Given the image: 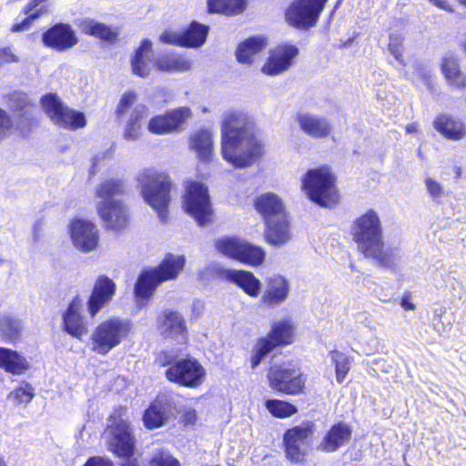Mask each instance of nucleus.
<instances>
[{
  "label": "nucleus",
  "mask_w": 466,
  "mask_h": 466,
  "mask_svg": "<svg viewBox=\"0 0 466 466\" xmlns=\"http://www.w3.org/2000/svg\"><path fill=\"white\" fill-rule=\"evenodd\" d=\"M219 153L235 168L253 166L264 153L250 116L240 109L223 112L220 121Z\"/></svg>",
  "instance_id": "nucleus-1"
},
{
  "label": "nucleus",
  "mask_w": 466,
  "mask_h": 466,
  "mask_svg": "<svg viewBox=\"0 0 466 466\" xmlns=\"http://www.w3.org/2000/svg\"><path fill=\"white\" fill-rule=\"evenodd\" d=\"M353 239L367 258L379 264L391 267L400 258L399 252L385 248L382 239V225L377 211L369 209L356 218L352 225Z\"/></svg>",
  "instance_id": "nucleus-2"
},
{
  "label": "nucleus",
  "mask_w": 466,
  "mask_h": 466,
  "mask_svg": "<svg viewBox=\"0 0 466 466\" xmlns=\"http://www.w3.org/2000/svg\"><path fill=\"white\" fill-rule=\"evenodd\" d=\"M125 191L121 179L106 178L96 188V209L108 229L120 231L128 225L126 205L117 198Z\"/></svg>",
  "instance_id": "nucleus-3"
},
{
  "label": "nucleus",
  "mask_w": 466,
  "mask_h": 466,
  "mask_svg": "<svg viewBox=\"0 0 466 466\" xmlns=\"http://www.w3.org/2000/svg\"><path fill=\"white\" fill-rule=\"evenodd\" d=\"M140 194L162 221H166L170 202L171 181L166 173L154 168L142 170L137 177Z\"/></svg>",
  "instance_id": "nucleus-4"
},
{
  "label": "nucleus",
  "mask_w": 466,
  "mask_h": 466,
  "mask_svg": "<svg viewBox=\"0 0 466 466\" xmlns=\"http://www.w3.org/2000/svg\"><path fill=\"white\" fill-rule=\"evenodd\" d=\"M127 419V409L116 410L110 416L105 437L108 450L125 460L123 466H140L137 459H132L135 439Z\"/></svg>",
  "instance_id": "nucleus-5"
},
{
  "label": "nucleus",
  "mask_w": 466,
  "mask_h": 466,
  "mask_svg": "<svg viewBox=\"0 0 466 466\" xmlns=\"http://www.w3.org/2000/svg\"><path fill=\"white\" fill-rule=\"evenodd\" d=\"M301 188L312 202L320 207L332 208L339 203L335 177L326 167L308 170L302 177Z\"/></svg>",
  "instance_id": "nucleus-6"
},
{
  "label": "nucleus",
  "mask_w": 466,
  "mask_h": 466,
  "mask_svg": "<svg viewBox=\"0 0 466 466\" xmlns=\"http://www.w3.org/2000/svg\"><path fill=\"white\" fill-rule=\"evenodd\" d=\"M132 329L128 319L110 317L101 321L90 335L92 351L106 356L127 339Z\"/></svg>",
  "instance_id": "nucleus-7"
},
{
  "label": "nucleus",
  "mask_w": 466,
  "mask_h": 466,
  "mask_svg": "<svg viewBox=\"0 0 466 466\" xmlns=\"http://www.w3.org/2000/svg\"><path fill=\"white\" fill-rule=\"evenodd\" d=\"M214 245L221 255L251 267H258L265 260L266 253L261 247L238 237L224 236L217 238Z\"/></svg>",
  "instance_id": "nucleus-8"
},
{
  "label": "nucleus",
  "mask_w": 466,
  "mask_h": 466,
  "mask_svg": "<svg viewBox=\"0 0 466 466\" xmlns=\"http://www.w3.org/2000/svg\"><path fill=\"white\" fill-rule=\"evenodd\" d=\"M183 208L199 225L212 220L213 208L208 187L201 182L187 181L183 194Z\"/></svg>",
  "instance_id": "nucleus-9"
},
{
  "label": "nucleus",
  "mask_w": 466,
  "mask_h": 466,
  "mask_svg": "<svg viewBox=\"0 0 466 466\" xmlns=\"http://www.w3.org/2000/svg\"><path fill=\"white\" fill-rule=\"evenodd\" d=\"M315 424L306 420L286 431L283 445L286 458L294 463H304L310 450Z\"/></svg>",
  "instance_id": "nucleus-10"
},
{
  "label": "nucleus",
  "mask_w": 466,
  "mask_h": 466,
  "mask_svg": "<svg viewBox=\"0 0 466 466\" xmlns=\"http://www.w3.org/2000/svg\"><path fill=\"white\" fill-rule=\"evenodd\" d=\"M166 370V378L179 386L195 389L202 385L207 377L206 369L193 358L184 359L171 364L167 360H161Z\"/></svg>",
  "instance_id": "nucleus-11"
},
{
  "label": "nucleus",
  "mask_w": 466,
  "mask_h": 466,
  "mask_svg": "<svg viewBox=\"0 0 466 466\" xmlns=\"http://www.w3.org/2000/svg\"><path fill=\"white\" fill-rule=\"evenodd\" d=\"M328 0H293L285 12L286 22L298 29L314 26Z\"/></svg>",
  "instance_id": "nucleus-12"
},
{
  "label": "nucleus",
  "mask_w": 466,
  "mask_h": 466,
  "mask_svg": "<svg viewBox=\"0 0 466 466\" xmlns=\"http://www.w3.org/2000/svg\"><path fill=\"white\" fill-rule=\"evenodd\" d=\"M271 389L288 395H298L303 391L305 378L299 369L288 364L272 366L268 372Z\"/></svg>",
  "instance_id": "nucleus-13"
},
{
  "label": "nucleus",
  "mask_w": 466,
  "mask_h": 466,
  "mask_svg": "<svg viewBox=\"0 0 466 466\" xmlns=\"http://www.w3.org/2000/svg\"><path fill=\"white\" fill-rule=\"evenodd\" d=\"M42 106L51 120L59 127L75 130L84 127L86 124L83 113L65 106L56 95L45 96L42 98Z\"/></svg>",
  "instance_id": "nucleus-14"
},
{
  "label": "nucleus",
  "mask_w": 466,
  "mask_h": 466,
  "mask_svg": "<svg viewBox=\"0 0 466 466\" xmlns=\"http://www.w3.org/2000/svg\"><path fill=\"white\" fill-rule=\"evenodd\" d=\"M70 240L74 248L83 253L96 250L99 246V230L96 223L89 219L75 218L67 226Z\"/></svg>",
  "instance_id": "nucleus-15"
},
{
  "label": "nucleus",
  "mask_w": 466,
  "mask_h": 466,
  "mask_svg": "<svg viewBox=\"0 0 466 466\" xmlns=\"http://www.w3.org/2000/svg\"><path fill=\"white\" fill-rule=\"evenodd\" d=\"M192 117L188 106H181L167 111L164 115L151 117L147 123V130L155 135H166L182 129L183 126Z\"/></svg>",
  "instance_id": "nucleus-16"
},
{
  "label": "nucleus",
  "mask_w": 466,
  "mask_h": 466,
  "mask_svg": "<svg viewBox=\"0 0 466 466\" xmlns=\"http://www.w3.org/2000/svg\"><path fill=\"white\" fill-rule=\"evenodd\" d=\"M157 330L167 339L185 344L187 339V328L185 319L177 311L164 310L157 319Z\"/></svg>",
  "instance_id": "nucleus-17"
},
{
  "label": "nucleus",
  "mask_w": 466,
  "mask_h": 466,
  "mask_svg": "<svg viewBox=\"0 0 466 466\" xmlns=\"http://www.w3.org/2000/svg\"><path fill=\"white\" fill-rule=\"evenodd\" d=\"M299 50L292 45H280L269 52L261 71L268 76H277L289 69Z\"/></svg>",
  "instance_id": "nucleus-18"
},
{
  "label": "nucleus",
  "mask_w": 466,
  "mask_h": 466,
  "mask_svg": "<svg viewBox=\"0 0 466 466\" xmlns=\"http://www.w3.org/2000/svg\"><path fill=\"white\" fill-rule=\"evenodd\" d=\"M188 148L202 164H210L215 157L214 133L210 128H199L188 137Z\"/></svg>",
  "instance_id": "nucleus-19"
},
{
  "label": "nucleus",
  "mask_w": 466,
  "mask_h": 466,
  "mask_svg": "<svg viewBox=\"0 0 466 466\" xmlns=\"http://www.w3.org/2000/svg\"><path fill=\"white\" fill-rule=\"evenodd\" d=\"M82 299L75 297L62 314L63 330L78 339L87 333V325L82 315Z\"/></svg>",
  "instance_id": "nucleus-20"
},
{
  "label": "nucleus",
  "mask_w": 466,
  "mask_h": 466,
  "mask_svg": "<svg viewBox=\"0 0 466 466\" xmlns=\"http://www.w3.org/2000/svg\"><path fill=\"white\" fill-rule=\"evenodd\" d=\"M116 293L115 282L106 276H99L95 284L87 301V311L91 318H94L107 303H109Z\"/></svg>",
  "instance_id": "nucleus-21"
},
{
  "label": "nucleus",
  "mask_w": 466,
  "mask_h": 466,
  "mask_svg": "<svg viewBox=\"0 0 466 466\" xmlns=\"http://www.w3.org/2000/svg\"><path fill=\"white\" fill-rule=\"evenodd\" d=\"M266 288L261 296V301L269 307L278 306L289 296V281L282 275L274 274L265 279Z\"/></svg>",
  "instance_id": "nucleus-22"
},
{
  "label": "nucleus",
  "mask_w": 466,
  "mask_h": 466,
  "mask_svg": "<svg viewBox=\"0 0 466 466\" xmlns=\"http://www.w3.org/2000/svg\"><path fill=\"white\" fill-rule=\"evenodd\" d=\"M253 205L264 222L288 215L282 198L273 192L258 195L254 199Z\"/></svg>",
  "instance_id": "nucleus-23"
},
{
  "label": "nucleus",
  "mask_w": 466,
  "mask_h": 466,
  "mask_svg": "<svg viewBox=\"0 0 466 466\" xmlns=\"http://www.w3.org/2000/svg\"><path fill=\"white\" fill-rule=\"evenodd\" d=\"M153 44L149 39H143L129 57L132 73L140 77L150 75L154 63Z\"/></svg>",
  "instance_id": "nucleus-24"
},
{
  "label": "nucleus",
  "mask_w": 466,
  "mask_h": 466,
  "mask_svg": "<svg viewBox=\"0 0 466 466\" xmlns=\"http://www.w3.org/2000/svg\"><path fill=\"white\" fill-rule=\"evenodd\" d=\"M295 119L300 130L310 137L323 138L331 132L330 123L322 116L303 112L297 114Z\"/></svg>",
  "instance_id": "nucleus-25"
},
{
  "label": "nucleus",
  "mask_w": 466,
  "mask_h": 466,
  "mask_svg": "<svg viewBox=\"0 0 466 466\" xmlns=\"http://www.w3.org/2000/svg\"><path fill=\"white\" fill-rule=\"evenodd\" d=\"M77 41L75 32L67 25H55L43 35L44 44L58 51L73 47Z\"/></svg>",
  "instance_id": "nucleus-26"
},
{
  "label": "nucleus",
  "mask_w": 466,
  "mask_h": 466,
  "mask_svg": "<svg viewBox=\"0 0 466 466\" xmlns=\"http://www.w3.org/2000/svg\"><path fill=\"white\" fill-rule=\"evenodd\" d=\"M171 410L172 405L167 397H157L144 413V425L150 430L163 426L170 416Z\"/></svg>",
  "instance_id": "nucleus-27"
},
{
  "label": "nucleus",
  "mask_w": 466,
  "mask_h": 466,
  "mask_svg": "<svg viewBox=\"0 0 466 466\" xmlns=\"http://www.w3.org/2000/svg\"><path fill=\"white\" fill-rule=\"evenodd\" d=\"M223 279L236 284L252 298L259 295L261 281L250 271L241 269H226L223 271Z\"/></svg>",
  "instance_id": "nucleus-28"
},
{
  "label": "nucleus",
  "mask_w": 466,
  "mask_h": 466,
  "mask_svg": "<svg viewBox=\"0 0 466 466\" xmlns=\"http://www.w3.org/2000/svg\"><path fill=\"white\" fill-rule=\"evenodd\" d=\"M351 433L348 424H334L324 435L319 449L326 452H334L350 441Z\"/></svg>",
  "instance_id": "nucleus-29"
},
{
  "label": "nucleus",
  "mask_w": 466,
  "mask_h": 466,
  "mask_svg": "<svg viewBox=\"0 0 466 466\" xmlns=\"http://www.w3.org/2000/svg\"><path fill=\"white\" fill-rule=\"evenodd\" d=\"M264 223L266 225L265 238L268 244L281 246L291 239L292 234L288 215Z\"/></svg>",
  "instance_id": "nucleus-30"
},
{
  "label": "nucleus",
  "mask_w": 466,
  "mask_h": 466,
  "mask_svg": "<svg viewBox=\"0 0 466 466\" xmlns=\"http://www.w3.org/2000/svg\"><path fill=\"white\" fill-rule=\"evenodd\" d=\"M186 258L183 255L167 254L157 267L152 268L160 283L176 279L183 271Z\"/></svg>",
  "instance_id": "nucleus-31"
},
{
  "label": "nucleus",
  "mask_w": 466,
  "mask_h": 466,
  "mask_svg": "<svg viewBox=\"0 0 466 466\" xmlns=\"http://www.w3.org/2000/svg\"><path fill=\"white\" fill-rule=\"evenodd\" d=\"M160 284L151 268L142 271L134 287V294L137 304L144 307Z\"/></svg>",
  "instance_id": "nucleus-32"
},
{
  "label": "nucleus",
  "mask_w": 466,
  "mask_h": 466,
  "mask_svg": "<svg viewBox=\"0 0 466 466\" xmlns=\"http://www.w3.org/2000/svg\"><path fill=\"white\" fill-rule=\"evenodd\" d=\"M0 368L13 375H23L31 368L27 359L7 348L0 347Z\"/></svg>",
  "instance_id": "nucleus-33"
},
{
  "label": "nucleus",
  "mask_w": 466,
  "mask_h": 466,
  "mask_svg": "<svg viewBox=\"0 0 466 466\" xmlns=\"http://www.w3.org/2000/svg\"><path fill=\"white\" fill-rule=\"evenodd\" d=\"M155 66L166 73H182L190 70L192 61L184 55L165 54L157 58Z\"/></svg>",
  "instance_id": "nucleus-34"
},
{
  "label": "nucleus",
  "mask_w": 466,
  "mask_h": 466,
  "mask_svg": "<svg viewBox=\"0 0 466 466\" xmlns=\"http://www.w3.org/2000/svg\"><path fill=\"white\" fill-rule=\"evenodd\" d=\"M267 46L266 39L261 36L249 37L238 46L236 56L241 64H252L256 56Z\"/></svg>",
  "instance_id": "nucleus-35"
},
{
  "label": "nucleus",
  "mask_w": 466,
  "mask_h": 466,
  "mask_svg": "<svg viewBox=\"0 0 466 466\" xmlns=\"http://www.w3.org/2000/svg\"><path fill=\"white\" fill-rule=\"evenodd\" d=\"M46 0H31L24 8L25 17L17 20L13 25L12 32H22L29 29L32 21L37 19L41 15L48 12L47 5L45 4Z\"/></svg>",
  "instance_id": "nucleus-36"
},
{
  "label": "nucleus",
  "mask_w": 466,
  "mask_h": 466,
  "mask_svg": "<svg viewBox=\"0 0 466 466\" xmlns=\"http://www.w3.org/2000/svg\"><path fill=\"white\" fill-rule=\"evenodd\" d=\"M433 125L439 133L449 139L459 140L465 136L464 124L448 116H439Z\"/></svg>",
  "instance_id": "nucleus-37"
},
{
  "label": "nucleus",
  "mask_w": 466,
  "mask_h": 466,
  "mask_svg": "<svg viewBox=\"0 0 466 466\" xmlns=\"http://www.w3.org/2000/svg\"><path fill=\"white\" fill-rule=\"evenodd\" d=\"M294 327L288 319L276 322L268 336L264 337L273 348L280 345H289L293 342Z\"/></svg>",
  "instance_id": "nucleus-38"
},
{
  "label": "nucleus",
  "mask_w": 466,
  "mask_h": 466,
  "mask_svg": "<svg viewBox=\"0 0 466 466\" xmlns=\"http://www.w3.org/2000/svg\"><path fill=\"white\" fill-rule=\"evenodd\" d=\"M441 70L447 81L459 88L466 86V76L461 70L458 58L451 54L446 55L441 63Z\"/></svg>",
  "instance_id": "nucleus-39"
},
{
  "label": "nucleus",
  "mask_w": 466,
  "mask_h": 466,
  "mask_svg": "<svg viewBox=\"0 0 466 466\" xmlns=\"http://www.w3.org/2000/svg\"><path fill=\"white\" fill-rule=\"evenodd\" d=\"M147 108L145 106H136L131 110L128 120L126 122L123 137L127 141H136L142 135V120Z\"/></svg>",
  "instance_id": "nucleus-40"
},
{
  "label": "nucleus",
  "mask_w": 466,
  "mask_h": 466,
  "mask_svg": "<svg viewBox=\"0 0 466 466\" xmlns=\"http://www.w3.org/2000/svg\"><path fill=\"white\" fill-rule=\"evenodd\" d=\"M209 13L235 15L242 13L247 7V0H208Z\"/></svg>",
  "instance_id": "nucleus-41"
},
{
  "label": "nucleus",
  "mask_w": 466,
  "mask_h": 466,
  "mask_svg": "<svg viewBox=\"0 0 466 466\" xmlns=\"http://www.w3.org/2000/svg\"><path fill=\"white\" fill-rule=\"evenodd\" d=\"M182 32L184 35L185 47H199L206 42L208 27L198 22H192L189 26Z\"/></svg>",
  "instance_id": "nucleus-42"
},
{
  "label": "nucleus",
  "mask_w": 466,
  "mask_h": 466,
  "mask_svg": "<svg viewBox=\"0 0 466 466\" xmlns=\"http://www.w3.org/2000/svg\"><path fill=\"white\" fill-rule=\"evenodd\" d=\"M35 397V389L33 386L26 382L22 381L20 384L9 392L7 400L15 408L25 407L29 404Z\"/></svg>",
  "instance_id": "nucleus-43"
},
{
  "label": "nucleus",
  "mask_w": 466,
  "mask_h": 466,
  "mask_svg": "<svg viewBox=\"0 0 466 466\" xmlns=\"http://www.w3.org/2000/svg\"><path fill=\"white\" fill-rule=\"evenodd\" d=\"M83 31L89 35L113 41L118 35V31L115 27H110L103 23H99L94 20L86 21L83 24Z\"/></svg>",
  "instance_id": "nucleus-44"
},
{
  "label": "nucleus",
  "mask_w": 466,
  "mask_h": 466,
  "mask_svg": "<svg viewBox=\"0 0 466 466\" xmlns=\"http://www.w3.org/2000/svg\"><path fill=\"white\" fill-rule=\"evenodd\" d=\"M265 407L273 417L279 419L289 418L298 412L296 406L280 400H266Z\"/></svg>",
  "instance_id": "nucleus-45"
},
{
  "label": "nucleus",
  "mask_w": 466,
  "mask_h": 466,
  "mask_svg": "<svg viewBox=\"0 0 466 466\" xmlns=\"http://www.w3.org/2000/svg\"><path fill=\"white\" fill-rule=\"evenodd\" d=\"M329 356L335 367L336 380L340 384L344 381L350 370V360L346 354L339 350L330 351Z\"/></svg>",
  "instance_id": "nucleus-46"
},
{
  "label": "nucleus",
  "mask_w": 466,
  "mask_h": 466,
  "mask_svg": "<svg viewBox=\"0 0 466 466\" xmlns=\"http://www.w3.org/2000/svg\"><path fill=\"white\" fill-rule=\"evenodd\" d=\"M274 348L270 342L264 338L259 339L252 350L250 363L251 368L256 369L261 362L262 359L268 354Z\"/></svg>",
  "instance_id": "nucleus-47"
},
{
  "label": "nucleus",
  "mask_w": 466,
  "mask_h": 466,
  "mask_svg": "<svg viewBox=\"0 0 466 466\" xmlns=\"http://www.w3.org/2000/svg\"><path fill=\"white\" fill-rule=\"evenodd\" d=\"M137 100V95L133 91L125 92L116 107V115L118 119L124 118L132 108Z\"/></svg>",
  "instance_id": "nucleus-48"
},
{
  "label": "nucleus",
  "mask_w": 466,
  "mask_h": 466,
  "mask_svg": "<svg viewBox=\"0 0 466 466\" xmlns=\"http://www.w3.org/2000/svg\"><path fill=\"white\" fill-rule=\"evenodd\" d=\"M23 326L20 320L4 317L0 322V329L10 339H15L20 333Z\"/></svg>",
  "instance_id": "nucleus-49"
},
{
  "label": "nucleus",
  "mask_w": 466,
  "mask_h": 466,
  "mask_svg": "<svg viewBox=\"0 0 466 466\" xmlns=\"http://www.w3.org/2000/svg\"><path fill=\"white\" fill-rule=\"evenodd\" d=\"M424 185H425V188H426L428 195L433 200H439L444 196V193H445L444 187L437 179H435L431 177L426 176L424 177Z\"/></svg>",
  "instance_id": "nucleus-50"
},
{
  "label": "nucleus",
  "mask_w": 466,
  "mask_h": 466,
  "mask_svg": "<svg viewBox=\"0 0 466 466\" xmlns=\"http://www.w3.org/2000/svg\"><path fill=\"white\" fill-rule=\"evenodd\" d=\"M402 41L403 35L397 32H391L390 34L389 50L390 54L398 60L400 64H403L402 58Z\"/></svg>",
  "instance_id": "nucleus-51"
},
{
  "label": "nucleus",
  "mask_w": 466,
  "mask_h": 466,
  "mask_svg": "<svg viewBox=\"0 0 466 466\" xmlns=\"http://www.w3.org/2000/svg\"><path fill=\"white\" fill-rule=\"evenodd\" d=\"M148 466H180V463L170 453L160 451L153 455Z\"/></svg>",
  "instance_id": "nucleus-52"
},
{
  "label": "nucleus",
  "mask_w": 466,
  "mask_h": 466,
  "mask_svg": "<svg viewBox=\"0 0 466 466\" xmlns=\"http://www.w3.org/2000/svg\"><path fill=\"white\" fill-rule=\"evenodd\" d=\"M227 268H219L217 265H208L203 268L198 276V279L204 283H208L216 278L223 279V271Z\"/></svg>",
  "instance_id": "nucleus-53"
},
{
  "label": "nucleus",
  "mask_w": 466,
  "mask_h": 466,
  "mask_svg": "<svg viewBox=\"0 0 466 466\" xmlns=\"http://www.w3.org/2000/svg\"><path fill=\"white\" fill-rule=\"evenodd\" d=\"M159 40H160V42H162L164 44L185 47L184 35H183L182 31H171V30L164 31L159 35Z\"/></svg>",
  "instance_id": "nucleus-54"
},
{
  "label": "nucleus",
  "mask_w": 466,
  "mask_h": 466,
  "mask_svg": "<svg viewBox=\"0 0 466 466\" xmlns=\"http://www.w3.org/2000/svg\"><path fill=\"white\" fill-rule=\"evenodd\" d=\"M197 412L193 409H187L181 415L182 422L185 426H193L197 421Z\"/></svg>",
  "instance_id": "nucleus-55"
},
{
  "label": "nucleus",
  "mask_w": 466,
  "mask_h": 466,
  "mask_svg": "<svg viewBox=\"0 0 466 466\" xmlns=\"http://www.w3.org/2000/svg\"><path fill=\"white\" fill-rule=\"evenodd\" d=\"M11 127V121L5 112L0 109V137Z\"/></svg>",
  "instance_id": "nucleus-56"
},
{
  "label": "nucleus",
  "mask_w": 466,
  "mask_h": 466,
  "mask_svg": "<svg viewBox=\"0 0 466 466\" xmlns=\"http://www.w3.org/2000/svg\"><path fill=\"white\" fill-rule=\"evenodd\" d=\"M0 58L6 63H16L19 61L18 56L10 48L1 49Z\"/></svg>",
  "instance_id": "nucleus-57"
},
{
  "label": "nucleus",
  "mask_w": 466,
  "mask_h": 466,
  "mask_svg": "<svg viewBox=\"0 0 466 466\" xmlns=\"http://www.w3.org/2000/svg\"><path fill=\"white\" fill-rule=\"evenodd\" d=\"M84 466H113L110 460L102 457L90 458Z\"/></svg>",
  "instance_id": "nucleus-58"
},
{
  "label": "nucleus",
  "mask_w": 466,
  "mask_h": 466,
  "mask_svg": "<svg viewBox=\"0 0 466 466\" xmlns=\"http://www.w3.org/2000/svg\"><path fill=\"white\" fill-rule=\"evenodd\" d=\"M400 306L405 310H414L415 304L413 303L410 294H405L400 299Z\"/></svg>",
  "instance_id": "nucleus-59"
},
{
  "label": "nucleus",
  "mask_w": 466,
  "mask_h": 466,
  "mask_svg": "<svg viewBox=\"0 0 466 466\" xmlns=\"http://www.w3.org/2000/svg\"><path fill=\"white\" fill-rule=\"evenodd\" d=\"M432 5L437 6L438 8L448 11V12H453V9L451 5L449 4L447 0H429Z\"/></svg>",
  "instance_id": "nucleus-60"
},
{
  "label": "nucleus",
  "mask_w": 466,
  "mask_h": 466,
  "mask_svg": "<svg viewBox=\"0 0 466 466\" xmlns=\"http://www.w3.org/2000/svg\"><path fill=\"white\" fill-rule=\"evenodd\" d=\"M418 127H419L417 123H410L406 126L405 130L407 133H417Z\"/></svg>",
  "instance_id": "nucleus-61"
},
{
  "label": "nucleus",
  "mask_w": 466,
  "mask_h": 466,
  "mask_svg": "<svg viewBox=\"0 0 466 466\" xmlns=\"http://www.w3.org/2000/svg\"><path fill=\"white\" fill-rule=\"evenodd\" d=\"M37 231H38V224H35V225L34 226V237H35V239H36V238H38V237H39V235H38V232H37Z\"/></svg>",
  "instance_id": "nucleus-62"
},
{
  "label": "nucleus",
  "mask_w": 466,
  "mask_h": 466,
  "mask_svg": "<svg viewBox=\"0 0 466 466\" xmlns=\"http://www.w3.org/2000/svg\"><path fill=\"white\" fill-rule=\"evenodd\" d=\"M0 466H6V463L3 459L0 458Z\"/></svg>",
  "instance_id": "nucleus-63"
},
{
  "label": "nucleus",
  "mask_w": 466,
  "mask_h": 466,
  "mask_svg": "<svg viewBox=\"0 0 466 466\" xmlns=\"http://www.w3.org/2000/svg\"><path fill=\"white\" fill-rule=\"evenodd\" d=\"M461 5H466V0H458Z\"/></svg>",
  "instance_id": "nucleus-64"
}]
</instances>
